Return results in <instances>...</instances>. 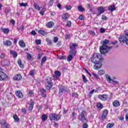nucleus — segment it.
Segmentation results:
<instances>
[{
	"label": "nucleus",
	"mask_w": 128,
	"mask_h": 128,
	"mask_svg": "<svg viewBox=\"0 0 128 128\" xmlns=\"http://www.w3.org/2000/svg\"><path fill=\"white\" fill-rule=\"evenodd\" d=\"M83 70L86 72V73H87L90 76H92V74H90V73L88 72V70H86V68H83Z\"/></svg>",
	"instance_id": "nucleus-48"
},
{
	"label": "nucleus",
	"mask_w": 128,
	"mask_h": 128,
	"mask_svg": "<svg viewBox=\"0 0 128 128\" xmlns=\"http://www.w3.org/2000/svg\"><path fill=\"white\" fill-rule=\"evenodd\" d=\"M52 78L48 76L45 79V86L46 88L48 90H50L52 88Z\"/></svg>",
	"instance_id": "nucleus-4"
},
{
	"label": "nucleus",
	"mask_w": 128,
	"mask_h": 128,
	"mask_svg": "<svg viewBox=\"0 0 128 128\" xmlns=\"http://www.w3.org/2000/svg\"><path fill=\"white\" fill-rule=\"evenodd\" d=\"M66 8L67 10H70L72 9V6L69 5V6H66Z\"/></svg>",
	"instance_id": "nucleus-56"
},
{
	"label": "nucleus",
	"mask_w": 128,
	"mask_h": 128,
	"mask_svg": "<svg viewBox=\"0 0 128 128\" xmlns=\"http://www.w3.org/2000/svg\"><path fill=\"white\" fill-rule=\"evenodd\" d=\"M60 72L58 70H56L54 72V74L53 75L52 77L54 78V80H58L60 76Z\"/></svg>",
	"instance_id": "nucleus-13"
},
{
	"label": "nucleus",
	"mask_w": 128,
	"mask_h": 128,
	"mask_svg": "<svg viewBox=\"0 0 128 128\" xmlns=\"http://www.w3.org/2000/svg\"><path fill=\"white\" fill-rule=\"evenodd\" d=\"M114 126V123H109L106 126V128H112Z\"/></svg>",
	"instance_id": "nucleus-39"
},
{
	"label": "nucleus",
	"mask_w": 128,
	"mask_h": 128,
	"mask_svg": "<svg viewBox=\"0 0 128 128\" xmlns=\"http://www.w3.org/2000/svg\"><path fill=\"white\" fill-rule=\"evenodd\" d=\"M78 120L84 122L85 120H86V112L85 110H83L81 114L78 116Z\"/></svg>",
	"instance_id": "nucleus-5"
},
{
	"label": "nucleus",
	"mask_w": 128,
	"mask_h": 128,
	"mask_svg": "<svg viewBox=\"0 0 128 128\" xmlns=\"http://www.w3.org/2000/svg\"><path fill=\"white\" fill-rule=\"evenodd\" d=\"M95 65L94 66V68L95 70H100L102 66V62L98 61L96 64H94Z\"/></svg>",
	"instance_id": "nucleus-12"
},
{
	"label": "nucleus",
	"mask_w": 128,
	"mask_h": 128,
	"mask_svg": "<svg viewBox=\"0 0 128 128\" xmlns=\"http://www.w3.org/2000/svg\"><path fill=\"white\" fill-rule=\"evenodd\" d=\"M10 22H11V24H12L13 26H14V24H16V21H14V20L13 19H12L10 20Z\"/></svg>",
	"instance_id": "nucleus-60"
},
{
	"label": "nucleus",
	"mask_w": 128,
	"mask_h": 128,
	"mask_svg": "<svg viewBox=\"0 0 128 128\" xmlns=\"http://www.w3.org/2000/svg\"><path fill=\"white\" fill-rule=\"evenodd\" d=\"M13 118L16 122H18V120H20V118L16 114L13 116Z\"/></svg>",
	"instance_id": "nucleus-32"
},
{
	"label": "nucleus",
	"mask_w": 128,
	"mask_h": 128,
	"mask_svg": "<svg viewBox=\"0 0 128 128\" xmlns=\"http://www.w3.org/2000/svg\"><path fill=\"white\" fill-rule=\"evenodd\" d=\"M42 122H46L48 120V116L46 114H43L41 116Z\"/></svg>",
	"instance_id": "nucleus-28"
},
{
	"label": "nucleus",
	"mask_w": 128,
	"mask_h": 128,
	"mask_svg": "<svg viewBox=\"0 0 128 128\" xmlns=\"http://www.w3.org/2000/svg\"><path fill=\"white\" fill-rule=\"evenodd\" d=\"M53 42L54 44H56V42H58V38L56 36L54 37L53 38Z\"/></svg>",
	"instance_id": "nucleus-47"
},
{
	"label": "nucleus",
	"mask_w": 128,
	"mask_h": 128,
	"mask_svg": "<svg viewBox=\"0 0 128 128\" xmlns=\"http://www.w3.org/2000/svg\"><path fill=\"white\" fill-rule=\"evenodd\" d=\"M108 42H110V41L108 40L102 41V46L100 48V52L102 54H106L108 50L112 48V47H108L106 46V44H108Z\"/></svg>",
	"instance_id": "nucleus-1"
},
{
	"label": "nucleus",
	"mask_w": 128,
	"mask_h": 128,
	"mask_svg": "<svg viewBox=\"0 0 128 128\" xmlns=\"http://www.w3.org/2000/svg\"><path fill=\"white\" fill-rule=\"evenodd\" d=\"M116 77H114L113 80H112V84H114V86H116V84H118V82L114 80H116Z\"/></svg>",
	"instance_id": "nucleus-36"
},
{
	"label": "nucleus",
	"mask_w": 128,
	"mask_h": 128,
	"mask_svg": "<svg viewBox=\"0 0 128 128\" xmlns=\"http://www.w3.org/2000/svg\"><path fill=\"white\" fill-rule=\"evenodd\" d=\"M54 22L52 21L49 22L46 24V26L48 28H54Z\"/></svg>",
	"instance_id": "nucleus-16"
},
{
	"label": "nucleus",
	"mask_w": 128,
	"mask_h": 128,
	"mask_svg": "<svg viewBox=\"0 0 128 128\" xmlns=\"http://www.w3.org/2000/svg\"><path fill=\"white\" fill-rule=\"evenodd\" d=\"M17 64L21 68H24V64L22 63V60L18 59L17 60Z\"/></svg>",
	"instance_id": "nucleus-27"
},
{
	"label": "nucleus",
	"mask_w": 128,
	"mask_h": 128,
	"mask_svg": "<svg viewBox=\"0 0 128 128\" xmlns=\"http://www.w3.org/2000/svg\"><path fill=\"white\" fill-rule=\"evenodd\" d=\"M18 44L20 48H26V43L24 42L23 40H20L18 42Z\"/></svg>",
	"instance_id": "nucleus-26"
},
{
	"label": "nucleus",
	"mask_w": 128,
	"mask_h": 128,
	"mask_svg": "<svg viewBox=\"0 0 128 128\" xmlns=\"http://www.w3.org/2000/svg\"><path fill=\"white\" fill-rule=\"evenodd\" d=\"M6 56V54L4 53H1L0 54V58H4Z\"/></svg>",
	"instance_id": "nucleus-54"
},
{
	"label": "nucleus",
	"mask_w": 128,
	"mask_h": 128,
	"mask_svg": "<svg viewBox=\"0 0 128 128\" xmlns=\"http://www.w3.org/2000/svg\"><path fill=\"white\" fill-rule=\"evenodd\" d=\"M34 7L36 10H40L41 7L38 6V5L36 3L34 4Z\"/></svg>",
	"instance_id": "nucleus-29"
},
{
	"label": "nucleus",
	"mask_w": 128,
	"mask_h": 128,
	"mask_svg": "<svg viewBox=\"0 0 128 128\" xmlns=\"http://www.w3.org/2000/svg\"><path fill=\"white\" fill-rule=\"evenodd\" d=\"M88 34H90L92 36H96V32H94V31L90 30L88 32Z\"/></svg>",
	"instance_id": "nucleus-43"
},
{
	"label": "nucleus",
	"mask_w": 128,
	"mask_h": 128,
	"mask_svg": "<svg viewBox=\"0 0 128 128\" xmlns=\"http://www.w3.org/2000/svg\"><path fill=\"white\" fill-rule=\"evenodd\" d=\"M82 78L83 79L84 82H88V79H86V76H84V75L82 74Z\"/></svg>",
	"instance_id": "nucleus-42"
},
{
	"label": "nucleus",
	"mask_w": 128,
	"mask_h": 128,
	"mask_svg": "<svg viewBox=\"0 0 128 128\" xmlns=\"http://www.w3.org/2000/svg\"><path fill=\"white\" fill-rule=\"evenodd\" d=\"M8 80V75H6L2 71H0V81Z\"/></svg>",
	"instance_id": "nucleus-7"
},
{
	"label": "nucleus",
	"mask_w": 128,
	"mask_h": 128,
	"mask_svg": "<svg viewBox=\"0 0 128 128\" xmlns=\"http://www.w3.org/2000/svg\"><path fill=\"white\" fill-rule=\"evenodd\" d=\"M34 96V92H32V90H30L29 91V92L28 94V96Z\"/></svg>",
	"instance_id": "nucleus-37"
},
{
	"label": "nucleus",
	"mask_w": 128,
	"mask_h": 128,
	"mask_svg": "<svg viewBox=\"0 0 128 128\" xmlns=\"http://www.w3.org/2000/svg\"><path fill=\"white\" fill-rule=\"evenodd\" d=\"M69 38H70V34H66L65 36V40H69Z\"/></svg>",
	"instance_id": "nucleus-53"
},
{
	"label": "nucleus",
	"mask_w": 128,
	"mask_h": 128,
	"mask_svg": "<svg viewBox=\"0 0 128 128\" xmlns=\"http://www.w3.org/2000/svg\"><path fill=\"white\" fill-rule=\"evenodd\" d=\"M70 55L68 56L67 58L68 62H71L72 60L74 58V56H76V52L74 51L73 52L72 51H70Z\"/></svg>",
	"instance_id": "nucleus-8"
},
{
	"label": "nucleus",
	"mask_w": 128,
	"mask_h": 128,
	"mask_svg": "<svg viewBox=\"0 0 128 128\" xmlns=\"http://www.w3.org/2000/svg\"><path fill=\"white\" fill-rule=\"evenodd\" d=\"M21 110H22V112H23V114H26V108H23Z\"/></svg>",
	"instance_id": "nucleus-61"
},
{
	"label": "nucleus",
	"mask_w": 128,
	"mask_h": 128,
	"mask_svg": "<svg viewBox=\"0 0 128 128\" xmlns=\"http://www.w3.org/2000/svg\"><path fill=\"white\" fill-rule=\"evenodd\" d=\"M3 44L6 46H10L12 44V41L10 40H6L3 42Z\"/></svg>",
	"instance_id": "nucleus-17"
},
{
	"label": "nucleus",
	"mask_w": 128,
	"mask_h": 128,
	"mask_svg": "<svg viewBox=\"0 0 128 128\" xmlns=\"http://www.w3.org/2000/svg\"><path fill=\"white\" fill-rule=\"evenodd\" d=\"M2 128H8V124L7 123H6L5 124H3L2 126Z\"/></svg>",
	"instance_id": "nucleus-46"
},
{
	"label": "nucleus",
	"mask_w": 128,
	"mask_h": 128,
	"mask_svg": "<svg viewBox=\"0 0 128 128\" xmlns=\"http://www.w3.org/2000/svg\"><path fill=\"white\" fill-rule=\"evenodd\" d=\"M50 120H60V116L56 114H51L49 116Z\"/></svg>",
	"instance_id": "nucleus-6"
},
{
	"label": "nucleus",
	"mask_w": 128,
	"mask_h": 128,
	"mask_svg": "<svg viewBox=\"0 0 128 128\" xmlns=\"http://www.w3.org/2000/svg\"><path fill=\"white\" fill-rule=\"evenodd\" d=\"M108 110H104L102 113V115L101 116V118L103 122L104 121V120H106V116H108Z\"/></svg>",
	"instance_id": "nucleus-9"
},
{
	"label": "nucleus",
	"mask_w": 128,
	"mask_h": 128,
	"mask_svg": "<svg viewBox=\"0 0 128 128\" xmlns=\"http://www.w3.org/2000/svg\"><path fill=\"white\" fill-rule=\"evenodd\" d=\"M124 34L119 36V41L120 44H126L128 46V30H125Z\"/></svg>",
	"instance_id": "nucleus-2"
},
{
	"label": "nucleus",
	"mask_w": 128,
	"mask_h": 128,
	"mask_svg": "<svg viewBox=\"0 0 128 128\" xmlns=\"http://www.w3.org/2000/svg\"><path fill=\"white\" fill-rule=\"evenodd\" d=\"M27 58L28 60H32V55L30 54H27Z\"/></svg>",
	"instance_id": "nucleus-59"
},
{
	"label": "nucleus",
	"mask_w": 128,
	"mask_h": 128,
	"mask_svg": "<svg viewBox=\"0 0 128 128\" xmlns=\"http://www.w3.org/2000/svg\"><path fill=\"white\" fill-rule=\"evenodd\" d=\"M76 113L72 112L71 115V118L72 120H76Z\"/></svg>",
	"instance_id": "nucleus-31"
},
{
	"label": "nucleus",
	"mask_w": 128,
	"mask_h": 128,
	"mask_svg": "<svg viewBox=\"0 0 128 128\" xmlns=\"http://www.w3.org/2000/svg\"><path fill=\"white\" fill-rule=\"evenodd\" d=\"M22 78V75L20 74H17L14 77V80H20Z\"/></svg>",
	"instance_id": "nucleus-22"
},
{
	"label": "nucleus",
	"mask_w": 128,
	"mask_h": 128,
	"mask_svg": "<svg viewBox=\"0 0 128 128\" xmlns=\"http://www.w3.org/2000/svg\"><path fill=\"white\" fill-rule=\"evenodd\" d=\"M71 26L72 22H70V20L68 21L66 24V26H68V28H70Z\"/></svg>",
	"instance_id": "nucleus-49"
},
{
	"label": "nucleus",
	"mask_w": 128,
	"mask_h": 128,
	"mask_svg": "<svg viewBox=\"0 0 128 128\" xmlns=\"http://www.w3.org/2000/svg\"><path fill=\"white\" fill-rule=\"evenodd\" d=\"M34 102L31 100L30 103L28 107L29 110H32V108H34Z\"/></svg>",
	"instance_id": "nucleus-25"
},
{
	"label": "nucleus",
	"mask_w": 128,
	"mask_h": 128,
	"mask_svg": "<svg viewBox=\"0 0 128 128\" xmlns=\"http://www.w3.org/2000/svg\"><path fill=\"white\" fill-rule=\"evenodd\" d=\"M78 10L79 12H84L86 10L84 8H82V6H78Z\"/></svg>",
	"instance_id": "nucleus-34"
},
{
	"label": "nucleus",
	"mask_w": 128,
	"mask_h": 128,
	"mask_svg": "<svg viewBox=\"0 0 128 128\" xmlns=\"http://www.w3.org/2000/svg\"><path fill=\"white\" fill-rule=\"evenodd\" d=\"M104 70H101L98 71V74L99 76H102V74H104Z\"/></svg>",
	"instance_id": "nucleus-41"
},
{
	"label": "nucleus",
	"mask_w": 128,
	"mask_h": 128,
	"mask_svg": "<svg viewBox=\"0 0 128 128\" xmlns=\"http://www.w3.org/2000/svg\"><path fill=\"white\" fill-rule=\"evenodd\" d=\"M0 30H1V32H4V34H8V32H10V29H8V28H0Z\"/></svg>",
	"instance_id": "nucleus-21"
},
{
	"label": "nucleus",
	"mask_w": 128,
	"mask_h": 128,
	"mask_svg": "<svg viewBox=\"0 0 128 128\" xmlns=\"http://www.w3.org/2000/svg\"><path fill=\"white\" fill-rule=\"evenodd\" d=\"M38 32L39 34H41V36H48V32L43 30H38Z\"/></svg>",
	"instance_id": "nucleus-18"
},
{
	"label": "nucleus",
	"mask_w": 128,
	"mask_h": 128,
	"mask_svg": "<svg viewBox=\"0 0 128 128\" xmlns=\"http://www.w3.org/2000/svg\"><path fill=\"white\" fill-rule=\"evenodd\" d=\"M78 46V45L76 44H70V48L71 50V52H76V48Z\"/></svg>",
	"instance_id": "nucleus-14"
},
{
	"label": "nucleus",
	"mask_w": 128,
	"mask_h": 128,
	"mask_svg": "<svg viewBox=\"0 0 128 128\" xmlns=\"http://www.w3.org/2000/svg\"><path fill=\"white\" fill-rule=\"evenodd\" d=\"M36 74V71L34 70H31L28 74V76H34Z\"/></svg>",
	"instance_id": "nucleus-35"
},
{
	"label": "nucleus",
	"mask_w": 128,
	"mask_h": 128,
	"mask_svg": "<svg viewBox=\"0 0 128 128\" xmlns=\"http://www.w3.org/2000/svg\"><path fill=\"white\" fill-rule=\"evenodd\" d=\"M6 124V120H2L0 122V124L2 126V124Z\"/></svg>",
	"instance_id": "nucleus-63"
},
{
	"label": "nucleus",
	"mask_w": 128,
	"mask_h": 128,
	"mask_svg": "<svg viewBox=\"0 0 128 128\" xmlns=\"http://www.w3.org/2000/svg\"><path fill=\"white\" fill-rule=\"evenodd\" d=\"M102 20H108V17L106 16V15H102Z\"/></svg>",
	"instance_id": "nucleus-55"
},
{
	"label": "nucleus",
	"mask_w": 128,
	"mask_h": 128,
	"mask_svg": "<svg viewBox=\"0 0 128 128\" xmlns=\"http://www.w3.org/2000/svg\"><path fill=\"white\" fill-rule=\"evenodd\" d=\"M106 80L108 82V84H112V80L113 78L112 79L110 76L108 74H106Z\"/></svg>",
	"instance_id": "nucleus-24"
},
{
	"label": "nucleus",
	"mask_w": 128,
	"mask_h": 128,
	"mask_svg": "<svg viewBox=\"0 0 128 128\" xmlns=\"http://www.w3.org/2000/svg\"><path fill=\"white\" fill-rule=\"evenodd\" d=\"M40 8H42V10L40 11V14H42V16H44V14L45 10L44 8H42V7Z\"/></svg>",
	"instance_id": "nucleus-44"
},
{
	"label": "nucleus",
	"mask_w": 128,
	"mask_h": 128,
	"mask_svg": "<svg viewBox=\"0 0 128 128\" xmlns=\"http://www.w3.org/2000/svg\"><path fill=\"white\" fill-rule=\"evenodd\" d=\"M96 106L98 108H99V110H102L104 108V106L102 104V103H98L97 104Z\"/></svg>",
	"instance_id": "nucleus-38"
},
{
	"label": "nucleus",
	"mask_w": 128,
	"mask_h": 128,
	"mask_svg": "<svg viewBox=\"0 0 128 128\" xmlns=\"http://www.w3.org/2000/svg\"><path fill=\"white\" fill-rule=\"evenodd\" d=\"M112 105L114 108H118V106H120V102L118 100H116L112 102Z\"/></svg>",
	"instance_id": "nucleus-19"
},
{
	"label": "nucleus",
	"mask_w": 128,
	"mask_h": 128,
	"mask_svg": "<svg viewBox=\"0 0 128 128\" xmlns=\"http://www.w3.org/2000/svg\"><path fill=\"white\" fill-rule=\"evenodd\" d=\"M100 32L101 34H104L106 32V29L102 28L100 29Z\"/></svg>",
	"instance_id": "nucleus-57"
},
{
	"label": "nucleus",
	"mask_w": 128,
	"mask_h": 128,
	"mask_svg": "<svg viewBox=\"0 0 128 128\" xmlns=\"http://www.w3.org/2000/svg\"><path fill=\"white\" fill-rule=\"evenodd\" d=\"M100 54V53H94L92 58H91V62H93V64H98V60H102V58Z\"/></svg>",
	"instance_id": "nucleus-3"
},
{
	"label": "nucleus",
	"mask_w": 128,
	"mask_h": 128,
	"mask_svg": "<svg viewBox=\"0 0 128 128\" xmlns=\"http://www.w3.org/2000/svg\"><path fill=\"white\" fill-rule=\"evenodd\" d=\"M16 95L18 98H24V94L20 90H18L16 92Z\"/></svg>",
	"instance_id": "nucleus-15"
},
{
	"label": "nucleus",
	"mask_w": 128,
	"mask_h": 128,
	"mask_svg": "<svg viewBox=\"0 0 128 128\" xmlns=\"http://www.w3.org/2000/svg\"><path fill=\"white\" fill-rule=\"evenodd\" d=\"M86 8H88V10H90V12H92V5L90 4H86Z\"/></svg>",
	"instance_id": "nucleus-45"
},
{
	"label": "nucleus",
	"mask_w": 128,
	"mask_h": 128,
	"mask_svg": "<svg viewBox=\"0 0 128 128\" xmlns=\"http://www.w3.org/2000/svg\"><path fill=\"white\" fill-rule=\"evenodd\" d=\"M10 54L13 56L14 58H18V52H16L11 50H10Z\"/></svg>",
	"instance_id": "nucleus-20"
},
{
	"label": "nucleus",
	"mask_w": 128,
	"mask_h": 128,
	"mask_svg": "<svg viewBox=\"0 0 128 128\" xmlns=\"http://www.w3.org/2000/svg\"><path fill=\"white\" fill-rule=\"evenodd\" d=\"M46 42H47V44H48V46H52V40H50V39L48 38H47L46 39Z\"/></svg>",
	"instance_id": "nucleus-33"
},
{
	"label": "nucleus",
	"mask_w": 128,
	"mask_h": 128,
	"mask_svg": "<svg viewBox=\"0 0 128 128\" xmlns=\"http://www.w3.org/2000/svg\"><path fill=\"white\" fill-rule=\"evenodd\" d=\"M17 30H24V25H22L21 27L17 28Z\"/></svg>",
	"instance_id": "nucleus-52"
},
{
	"label": "nucleus",
	"mask_w": 128,
	"mask_h": 128,
	"mask_svg": "<svg viewBox=\"0 0 128 128\" xmlns=\"http://www.w3.org/2000/svg\"><path fill=\"white\" fill-rule=\"evenodd\" d=\"M88 126L87 124H83L82 128H88Z\"/></svg>",
	"instance_id": "nucleus-64"
},
{
	"label": "nucleus",
	"mask_w": 128,
	"mask_h": 128,
	"mask_svg": "<svg viewBox=\"0 0 128 128\" xmlns=\"http://www.w3.org/2000/svg\"><path fill=\"white\" fill-rule=\"evenodd\" d=\"M36 44H42V41L40 40H36Z\"/></svg>",
	"instance_id": "nucleus-58"
},
{
	"label": "nucleus",
	"mask_w": 128,
	"mask_h": 128,
	"mask_svg": "<svg viewBox=\"0 0 128 128\" xmlns=\"http://www.w3.org/2000/svg\"><path fill=\"white\" fill-rule=\"evenodd\" d=\"M98 11L99 12V14H98V16H100L102 14H104L106 12V8L102 6H99L97 8Z\"/></svg>",
	"instance_id": "nucleus-10"
},
{
	"label": "nucleus",
	"mask_w": 128,
	"mask_h": 128,
	"mask_svg": "<svg viewBox=\"0 0 128 128\" xmlns=\"http://www.w3.org/2000/svg\"><path fill=\"white\" fill-rule=\"evenodd\" d=\"M108 10L110 12H114V10H116V7L114 6H111L108 8Z\"/></svg>",
	"instance_id": "nucleus-30"
},
{
	"label": "nucleus",
	"mask_w": 128,
	"mask_h": 128,
	"mask_svg": "<svg viewBox=\"0 0 128 128\" xmlns=\"http://www.w3.org/2000/svg\"><path fill=\"white\" fill-rule=\"evenodd\" d=\"M46 60V56H44L41 61V66H42L45 62Z\"/></svg>",
	"instance_id": "nucleus-40"
},
{
	"label": "nucleus",
	"mask_w": 128,
	"mask_h": 128,
	"mask_svg": "<svg viewBox=\"0 0 128 128\" xmlns=\"http://www.w3.org/2000/svg\"><path fill=\"white\" fill-rule=\"evenodd\" d=\"M70 18V14L68 13H64L62 15V19L66 20H68Z\"/></svg>",
	"instance_id": "nucleus-23"
},
{
	"label": "nucleus",
	"mask_w": 128,
	"mask_h": 128,
	"mask_svg": "<svg viewBox=\"0 0 128 128\" xmlns=\"http://www.w3.org/2000/svg\"><path fill=\"white\" fill-rule=\"evenodd\" d=\"M98 98H99L100 100H104L106 102V100H108V96L106 94L102 95L100 94L98 96Z\"/></svg>",
	"instance_id": "nucleus-11"
},
{
	"label": "nucleus",
	"mask_w": 128,
	"mask_h": 128,
	"mask_svg": "<svg viewBox=\"0 0 128 128\" xmlns=\"http://www.w3.org/2000/svg\"><path fill=\"white\" fill-rule=\"evenodd\" d=\"M20 6H28V3H20Z\"/></svg>",
	"instance_id": "nucleus-51"
},
{
	"label": "nucleus",
	"mask_w": 128,
	"mask_h": 128,
	"mask_svg": "<svg viewBox=\"0 0 128 128\" xmlns=\"http://www.w3.org/2000/svg\"><path fill=\"white\" fill-rule=\"evenodd\" d=\"M49 4L52 6L54 4V0H50L49 2Z\"/></svg>",
	"instance_id": "nucleus-62"
},
{
	"label": "nucleus",
	"mask_w": 128,
	"mask_h": 128,
	"mask_svg": "<svg viewBox=\"0 0 128 128\" xmlns=\"http://www.w3.org/2000/svg\"><path fill=\"white\" fill-rule=\"evenodd\" d=\"M64 90V87H60L59 89V92L60 94H61V92H62Z\"/></svg>",
	"instance_id": "nucleus-50"
}]
</instances>
